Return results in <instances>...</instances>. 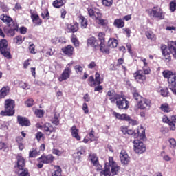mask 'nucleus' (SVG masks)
<instances>
[{
	"label": "nucleus",
	"mask_w": 176,
	"mask_h": 176,
	"mask_svg": "<svg viewBox=\"0 0 176 176\" xmlns=\"http://www.w3.org/2000/svg\"><path fill=\"white\" fill-rule=\"evenodd\" d=\"M14 100H6L5 111H1L0 115L1 116H13L14 115Z\"/></svg>",
	"instance_id": "1"
},
{
	"label": "nucleus",
	"mask_w": 176,
	"mask_h": 176,
	"mask_svg": "<svg viewBox=\"0 0 176 176\" xmlns=\"http://www.w3.org/2000/svg\"><path fill=\"white\" fill-rule=\"evenodd\" d=\"M143 71L139 70L133 74V76L135 80H137V82H139V83H142V82L146 80V76L145 75L149 74V73L151 72V69L149 67H143Z\"/></svg>",
	"instance_id": "2"
},
{
	"label": "nucleus",
	"mask_w": 176,
	"mask_h": 176,
	"mask_svg": "<svg viewBox=\"0 0 176 176\" xmlns=\"http://www.w3.org/2000/svg\"><path fill=\"white\" fill-rule=\"evenodd\" d=\"M72 65H74V61L70 62L66 65V67L60 74V76L58 78V80L59 82H64V80H67V79H69L71 77V72H72Z\"/></svg>",
	"instance_id": "3"
},
{
	"label": "nucleus",
	"mask_w": 176,
	"mask_h": 176,
	"mask_svg": "<svg viewBox=\"0 0 176 176\" xmlns=\"http://www.w3.org/2000/svg\"><path fill=\"white\" fill-rule=\"evenodd\" d=\"M38 164H37V167L38 168H42L43 167V164H50V163H53L54 160V156L52 154H49L47 155H42L41 157L37 159Z\"/></svg>",
	"instance_id": "4"
},
{
	"label": "nucleus",
	"mask_w": 176,
	"mask_h": 176,
	"mask_svg": "<svg viewBox=\"0 0 176 176\" xmlns=\"http://www.w3.org/2000/svg\"><path fill=\"white\" fill-rule=\"evenodd\" d=\"M164 78L168 79V83L169 86H173V87H176V74L170 71V70H164L162 72Z\"/></svg>",
	"instance_id": "5"
},
{
	"label": "nucleus",
	"mask_w": 176,
	"mask_h": 176,
	"mask_svg": "<svg viewBox=\"0 0 176 176\" xmlns=\"http://www.w3.org/2000/svg\"><path fill=\"white\" fill-rule=\"evenodd\" d=\"M146 12L149 16L155 17L158 20H163L164 19V14L160 7H154L152 9L146 10Z\"/></svg>",
	"instance_id": "6"
},
{
	"label": "nucleus",
	"mask_w": 176,
	"mask_h": 176,
	"mask_svg": "<svg viewBox=\"0 0 176 176\" xmlns=\"http://www.w3.org/2000/svg\"><path fill=\"white\" fill-rule=\"evenodd\" d=\"M117 108L119 109H127L129 108V101L122 95H115Z\"/></svg>",
	"instance_id": "7"
},
{
	"label": "nucleus",
	"mask_w": 176,
	"mask_h": 176,
	"mask_svg": "<svg viewBox=\"0 0 176 176\" xmlns=\"http://www.w3.org/2000/svg\"><path fill=\"white\" fill-rule=\"evenodd\" d=\"M133 151L135 153L141 155L146 151V147L145 146V144H144V142L140 140H135L133 142Z\"/></svg>",
	"instance_id": "8"
},
{
	"label": "nucleus",
	"mask_w": 176,
	"mask_h": 176,
	"mask_svg": "<svg viewBox=\"0 0 176 176\" xmlns=\"http://www.w3.org/2000/svg\"><path fill=\"white\" fill-rule=\"evenodd\" d=\"M0 53L6 57L7 58H10V52L8 49V41L6 39H2L0 41Z\"/></svg>",
	"instance_id": "9"
},
{
	"label": "nucleus",
	"mask_w": 176,
	"mask_h": 176,
	"mask_svg": "<svg viewBox=\"0 0 176 176\" xmlns=\"http://www.w3.org/2000/svg\"><path fill=\"white\" fill-rule=\"evenodd\" d=\"M25 167V159L20 155L16 157V164L14 166L15 171L24 170Z\"/></svg>",
	"instance_id": "10"
},
{
	"label": "nucleus",
	"mask_w": 176,
	"mask_h": 176,
	"mask_svg": "<svg viewBox=\"0 0 176 176\" xmlns=\"http://www.w3.org/2000/svg\"><path fill=\"white\" fill-rule=\"evenodd\" d=\"M138 107L140 109H149L151 108V100L142 98L138 102Z\"/></svg>",
	"instance_id": "11"
},
{
	"label": "nucleus",
	"mask_w": 176,
	"mask_h": 176,
	"mask_svg": "<svg viewBox=\"0 0 176 176\" xmlns=\"http://www.w3.org/2000/svg\"><path fill=\"white\" fill-rule=\"evenodd\" d=\"M120 159L122 164H129L130 163V157L129 154L124 150H122L120 154Z\"/></svg>",
	"instance_id": "12"
},
{
	"label": "nucleus",
	"mask_w": 176,
	"mask_h": 176,
	"mask_svg": "<svg viewBox=\"0 0 176 176\" xmlns=\"http://www.w3.org/2000/svg\"><path fill=\"white\" fill-rule=\"evenodd\" d=\"M9 27L7 34L9 36H14L16 35V31H19V25L16 23H12Z\"/></svg>",
	"instance_id": "13"
},
{
	"label": "nucleus",
	"mask_w": 176,
	"mask_h": 176,
	"mask_svg": "<svg viewBox=\"0 0 176 176\" xmlns=\"http://www.w3.org/2000/svg\"><path fill=\"white\" fill-rule=\"evenodd\" d=\"M112 115L114 116V118H116V119H118V120H125V122H127V120L130 119V116L126 113L120 114L116 111H113Z\"/></svg>",
	"instance_id": "14"
},
{
	"label": "nucleus",
	"mask_w": 176,
	"mask_h": 176,
	"mask_svg": "<svg viewBox=\"0 0 176 176\" xmlns=\"http://www.w3.org/2000/svg\"><path fill=\"white\" fill-rule=\"evenodd\" d=\"M71 134L73 138L76 139L77 141H80V136L79 135V129L76 128V126H73L71 129Z\"/></svg>",
	"instance_id": "15"
},
{
	"label": "nucleus",
	"mask_w": 176,
	"mask_h": 176,
	"mask_svg": "<svg viewBox=\"0 0 176 176\" xmlns=\"http://www.w3.org/2000/svg\"><path fill=\"white\" fill-rule=\"evenodd\" d=\"M18 123L20 124V126H30L31 123H30V120L27 118H24L20 116H18L17 117Z\"/></svg>",
	"instance_id": "16"
},
{
	"label": "nucleus",
	"mask_w": 176,
	"mask_h": 176,
	"mask_svg": "<svg viewBox=\"0 0 176 176\" xmlns=\"http://www.w3.org/2000/svg\"><path fill=\"white\" fill-rule=\"evenodd\" d=\"M88 46H91L92 47H95L97 49L98 46H100V43H98V40L96 39L94 37H90L87 40Z\"/></svg>",
	"instance_id": "17"
},
{
	"label": "nucleus",
	"mask_w": 176,
	"mask_h": 176,
	"mask_svg": "<svg viewBox=\"0 0 176 176\" xmlns=\"http://www.w3.org/2000/svg\"><path fill=\"white\" fill-rule=\"evenodd\" d=\"M137 137H141L142 138L145 137V129L142 126L138 128L137 131H133V138H137Z\"/></svg>",
	"instance_id": "18"
},
{
	"label": "nucleus",
	"mask_w": 176,
	"mask_h": 176,
	"mask_svg": "<svg viewBox=\"0 0 176 176\" xmlns=\"http://www.w3.org/2000/svg\"><path fill=\"white\" fill-rule=\"evenodd\" d=\"M79 23L80 25V27L82 30L85 28H87V25H89V21H87V19L86 17L80 15L79 17Z\"/></svg>",
	"instance_id": "19"
},
{
	"label": "nucleus",
	"mask_w": 176,
	"mask_h": 176,
	"mask_svg": "<svg viewBox=\"0 0 176 176\" xmlns=\"http://www.w3.org/2000/svg\"><path fill=\"white\" fill-rule=\"evenodd\" d=\"M62 51L67 56H71L74 54V47L72 45H67L62 48Z\"/></svg>",
	"instance_id": "20"
},
{
	"label": "nucleus",
	"mask_w": 176,
	"mask_h": 176,
	"mask_svg": "<svg viewBox=\"0 0 176 176\" xmlns=\"http://www.w3.org/2000/svg\"><path fill=\"white\" fill-rule=\"evenodd\" d=\"M43 130H44L45 134H47V135H50V134H52V133H54V131H55L54 128L53 126H52V125H50V124H49V123L45 124V125L43 126Z\"/></svg>",
	"instance_id": "21"
},
{
	"label": "nucleus",
	"mask_w": 176,
	"mask_h": 176,
	"mask_svg": "<svg viewBox=\"0 0 176 176\" xmlns=\"http://www.w3.org/2000/svg\"><path fill=\"white\" fill-rule=\"evenodd\" d=\"M1 19L8 26L12 25V24H16V23L13 22V19L8 15L3 14Z\"/></svg>",
	"instance_id": "22"
},
{
	"label": "nucleus",
	"mask_w": 176,
	"mask_h": 176,
	"mask_svg": "<svg viewBox=\"0 0 176 176\" xmlns=\"http://www.w3.org/2000/svg\"><path fill=\"white\" fill-rule=\"evenodd\" d=\"M100 50L102 53H104L105 54H109V52L111 51V47L109 46H105V43H102L99 44Z\"/></svg>",
	"instance_id": "23"
},
{
	"label": "nucleus",
	"mask_w": 176,
	"mask_h": 176,
	"mask_svg": "<svg viewBox=\"0 0 176 176\" xmlns=\"http://www.w3.org/2000/svg\"><path fill=\"white\" fill-rule=\"evenodd\" d=\"M168 49L174 58L176 59V41H173L172 43L169 45Z\"/></svg>",
	"instance_id": "24"
},
{
	"label": "nucleus",
	"mask_w": 176,
	"mask_h": 176,
	"mask_svg": "<svg viewBox=\"0 0 176 176\" xmlns=\"http://www.w3.org/2000/svg\"><path fill=\"white\" fill-rule=\"evenodd\" d=\"M67 28L69 30L68 32H76L79 30L78 23L67 24Z\"/></svg>",
	"instance_id": "25"
},
{
	"label": "nucleus",
	"mask_w": 176,
	"mask_h": 176,
	"mask_svg": "<svg viewBox=\"0 0 176 176\" xmlns=\"http://www.w3.org/2000/svg\"><path fill=\"white\" fill-rule=\"evenodd\" d=\"M113 26L117 28H123L124 27V21L122 19H117L114 21Z\"/></svg>",
	"instance_id": "26"
},
{
	"label": "nucleus",
	"mask_w": 176,
	"mask_h": 176,
	"mask_svg": "<svg viewBox=\"0 0 176 176\" xmlns=\"http://www.w3.org/2000/svg\"><path fill=\"white\" fill-rule=\"evenodd\" d=\"M83 155V152L78 151L77 153H74L73 155L74 160L76 163H80L82 161V157L80 155Z\"/></svg>",
	"instance_id": "27"
},
{
	"label": "nucleus",
	"mask_w": 176,
	"mask_h": 176,
	"mask_svg": "<svg viewBox=\"0 0 176 176\" xmlns=\"http://www.w3.org/2000/svg\"><path fill=\"white\" fill-rule=\"evenodd\" d=\"M32 19L33 23L36 24V25H41V24H42V21L39 19V16L38 14H32Z\"/></svg>",
	"instance_id": "28"
},
{
	"label": "nucleus",
	"mask_w": 176,
	"mask_h": 176,
	"mask_svg": "<svg viewBox=\"0 0 176 176\" xmlns=\"http://www.w3.org/2000/svg\"><path fill=\"white\" fill-rule=\"evenodd\" d=\"M121 131L123 134H128V135H132V137H134V131L129 129L127 126H122Z\"/></svg>",
	"instance_id": "29"
},
{
	"label": "nucleus",
	"mask_w": 176,
	"mask_h": 176,
	"mask_svg": "<svg viewBox=\"0 0 176 176\" xmlns=\"http://www.w3.org/2000/svg\"><path fill=\"white\" fill-rule=\"evenodd\" d=\"M145 35L147 38L150 39V41H152L153 42H155V41H156V34H155L153 32L147 31L145 32Z\"/></svg>",
	"instance_id": "30"
},
{
	"label": "nucleus",
	"mask_w": 176,
	"mask_h": 176,
	"mask_svg": "<svg viewBox=\"0 0 176 176\" xmlns=\"http://www.w3.org/2000/svg\"><path fill=\"white\" fill-rule=\"evenodd\" d=\"M118 40L116 38H109L108 41V46L110 49H113L118 47Z\"/></svg>",
	"instance_id": "31"
},
{
	"label": "nucleus",
	"mask_w": 176,
	"mask_h": 176,
	"mask_svg": "<svg viewBox=\"0 0 176 176\" xmlns=\"http://www.w3.org/2000/svg\"><path fill=\"white\" fill-rule=\"evenodd\" d=\"M8 93H9V87H3L0 90V100L1 98H5L8 96Z\"/></svg>",
	"instance_id": "32"
},
{
	"label": "nucleus",
	"mask_w": 176,
	"mask_h": 176,
	"mask_svg": "<svg viewBox=\"0 0 176 176\" xmlns=\"http://www.w3.org/2000/svg\"><path fill=\"white\" fill-rule=\"evenodd\" d=\"M89 160H91L94 166H98V158L97 157V155L96 154L89 155Z\"/></svg>",
	"instance_id": "33"
},
{
	"label": "nucleus",
	"mask_w": 176,
	"mask_h": 176,
	"mask_svg": "<svg viewBox=\"0 0 176 176\" xmlns=\"http://www.w3.org/2000/svg\"><path fill=\"white\" fill-rule=\"evenodd\" d=\"M15 173L18 174V176H30V173H28V169L23 168L21 170H15Z\"/></svg>",
	"instance_id": "34"
},
{
	"label": "nucleus",
	"mask_w": 176,
	"mask_h": 176,
	"mask_svg": "<svg viewBox=\"0 0 176 176\" xmlns=\"http://www.w3.org/2000/svg\"><path fill=\"white\" fill-rule=\"evenodd\" d=\"M160 109L161 111H162V112H166V113L171 112V108L167 103L161 104Z\"/></svg>",
	"instance_id": "35"
},
{
	"label": "nucleus",
	"mask_w": 176,
	"mask_h": 176,
	"mask_svg": "<svg viewBox=\"0 0 176 176\" xmlns=\"http://www.w3.org/2000/svg\"><path fill=\"white\" fill-rule=\"evenodd\" d=\"M14 42L16 45H21V43L24 42V38H23V36L21 35L16 36L15 38H14Z\"/></svg>",
	"instance_id": "36"
},
{
	"label": "nucleus",
	"mask_w": 176,
	"mask_h": 176,
	"mask_svg": "<svg viewBox=\"0 0 176 176\" xmlns=\"http://www.w3.org/2000/svg\"><path fill=\"white\" fill-rule=\"evenodd\" d=\"M0 151L3 152H9V146L5 142H0Z\"/></svg>",
	"instance_id": "37"
},
{
	"label": "nucleus",
	"mask_w": 176,
	"mask_h": 176,
	"mask_svg": "<svg viewBox=\"0 0 176 176\" xmlns=\"http://www.w3.org/2000/svg\"><path fill=\"white\" fill-rule=\"evenodd\" d=\"M117 94H115V91L111 90L107 92V96L110 97L109 100L111 101V102H115L116 101V99H115V96Z\"/></svg>",
	"instance_id": "38"
},
{
	"label": "nucleus",
	"mask_w": 176,
	"mask_h": 176,
	"mask_svg": "<svg viewBox=\"0 0 176 176\" xmlns=\"http://www.w3.org/2000/svg\"><path fill=\"white\" fill-rule=\"evenodd\" d=\"M55 171L52 173V176H61V168L58 166H54Z\"/></svg>",
	"instance_id": "39"
},
{
	"label": "nucleus",
	"mask_w": 176,
	"mask_h": 176,
	"mask_svg": "<svg viewBox=\"0 0 176 176\" xmlns=\"http://www.w3.org/2000/svg\"><path fill=\"white\" fill-rule=\"evenodd\" d=\"M102 14H101V12L98 10H96L94 14L93 19L96 21L99 19H102Z\"/></svg>",
	"instance_id": "40"
},
{
	"label": "nucleus",
	"mask_w": 176,
	"mask_h": 176,
	"mask_svg": "<svg viewBox=\"0 0 176 176\" xmlns=\"http://www.w3.org/2000/svg\"><path fill=\"white\" fill-rule=\"evenodd\" d=\"M119 170H120V168L119 167V166L116 165H113L111 166V174L112 175H116V174H118V173H119Z\"/></svg>",
	"instance_id": "41"
},
{
	"label": "nucleus",
	"mask_w": 176,
	"mask_h": 176,
	"mask_svg": "<svg viewBox=\"0 0 176 176\" xmlns=\"http://www.w3.org/2000/svg\"><path fill=\"white\" fill-rule=\"evenodd\" d=\"M74 69L77 75H82L83 74V67L79 65L74 66Z\"/></svg>",
	"instance_id": "42"
},
{
	"label": "nucleus",
	"mask_w": 176,
	"mask_h": 176,
	"mask_svg": "<svg viewBox=\"0 0 176 176\" xmlns=\"http://www.w3.org/2000/svg\"><path fill=\"white\" fill-rule=\"evenodd\" d=\"M58 118H60V116L55 114L54 118L52 119V123L56 126H58V124H60V120H58Z\"/></svg>",
	"instance_id": "43"
},
{
	"label": "nucleus",
	"mask_w": 176,
	"mask_h": 176,
	"mask_svg": "<svg viewBox=\"0 0 176 176\" xmlns=\"http://www.w3.org/2000/svg\"><path fill=\"white\" fill-rule=\"evenodd\" d=\"M168 142H169V148H170V149H175V148H176V141H175V139L170 138L168 140Z\"/></svg>",
	"instance_id": "44"
},
{
	"label": "nucleus",
	"mask_w": 176,
	"mask_h": 176,
	"mask_svg": "<svg viewBox=\"0 0 176 176\" xmlns=\"http://www.w3.org/2000/svg\"><path fill=\"white\" fill-rule=\"evenodd\" d=\"M95 80L96 82V85H101V83H102V78L98 72H96L95 74Z\"/></svg>",
	"instance_id": "45"
},
{
	"label": "nucleus",
	"mask_w": 176,
	"mask_h": 176,
	"mask_svg": "<svg viewBox=\"0 0 176 176\" xmlns=\"http://www.w3.org/2000/svg\"><path fill=\"white\" fill-rule=\"evenodd\" d=\"M64 5V3H63V0H56L53 2V6L54 8H61Z\"/></svg>",
	"instance_id": "46"
},
{
	"label": "nucleus",
	"mask_w": 176,
	"mask_h": 176,
	"mask_svg": "<svg viewBox=\"0 0 176 176\" xmlns=\"http://www.w3.org/2000/svg\"><path fill=\"white\" fill-rule=\"evenodd\" d=\"M113 3V0H102V5L107 8H111Z\"/></svg>",
	"instance_id": "47"
},
{
	"label": "nucleus",
	"mask_w": 176,
	"mask_h": 176,
	"mask_svg": "<svg viewBox=\"0 0 176 176\" xmlns=\"http://www.w3.org/2000/svg\"><path fill=\"white\" fill-rule=\"evenodd\" d=\"M39 155V151L38 150L34 149L32 151H30L29 152V157H36Z\"/></svg>",
	"instance_id": "48"
},
{
	"label": "nucleus",
	"mask_w": 176,
	"mask_h": 176,
	"mask_svg": "<svg viewBox=\"0 0 176 176\" xmlns=\"http://www.w3.org/2000/svg\"><path fill=\"white\" fill-rule=\"evenodd\" d=\"M100 176H111V170L109 168H105L104 170L100 172Z\"/></svg>",
	"instance_id": "49"
},
{
	"label": "nucleus",
	"mask_w": 176,
	"mask_h": 176,
	"mask_svg": "<svg viewBox=\"0 0 176 176\" xmlns=\"http://www.w3.org/2000/svg\"><path fill=\"white\" fill-rule=\"evenodd\" d=\"M160 92L161 96H163V97H166V96H168V88H160Z\"/></svg>",
	"instance_id": "50"
},
{
	"label": "nucleus",
	"mask_w": 176,
	"mask_h": 176,
	"mask_svg": "<svg viewBox=\"0 0 176 176\" xmlns=\"http://www.w3.org/2000/svg\"><path fill=\"white\" fill-rule=\"evenodd\" d=\"M19 86L20 87H21V89H23L24 90H28L30 89V86L25 82H21L19 83Z\"/></svg>",
	"instance_id": "51"
},
{
	"label": "nucleus",
	"mask_w": 176,
	"mask_h": 176,
	"mask_svg": "<svg viewBox=\"0 0 176 176\" xmlns=\"http://www.w3.org/2000/svg\"><path fill=\"white\" fill-rule=\"evenodd\" d=\"M89 81L90 83V86H91L92 87L94 86H97V82L96 81V80H94V76H91L89 78Z\"/></svg>",
	"instance_id": "52"
},
{
	"label": "nucleus",
	"mask_w": 176,
	"mask_h": 176,
	"mask_svg": "<svg viewBox=\"0 0 176 176\" xmlns=\"http://www.w3.org/2000/svg\"><path fill=\"white\" fill-rule=\"evenodd\" d=\"M37 141H41V140H43L45 138V135L42 132H37L35 135Z\"/></svg>",
	"instance_id": "53"
},
{
	"label": "nucleus",
	"mask_w": 176,
	"mask_h": 176,
	"mask_svg": "<svg viewBox=\"0 0 176 176\" xmlns=\"http://www.w3.org/2000/svg\"><path fill=\"white\" fill-rule=\"evenodd\" d=\"M104 36H105V34H104V33L100 32L98 34V38L100 41V43H105V40L104 39Z\"/></svg>",
	"instance_id": "54"
},
{
	"label": "nucleus",
	"mask_w": 176,
	"mask_h": 176,
	"mask_svg": "<svg viewBox=\"0 0 176 176\" xmlns=\"http://www.w3.org/2000/svg\"><path fill=\"white\" fill-rule=\"evenodd\" d=\"M126 122H129V124H131L132 126H137L139 124V122L137 120H134L131 119L129 116V119L126 120Z\"/></svg>",
	"instance_id": "55"
},
{
	"label": "nucleus",
	"mask_w": 176,
	"mask_h": 176,
	"mask_svg": "<svg viewBox=\"0 0 176 176\" xmlns=\"http://www.w3.org/2000/svg\"><path fill=\"white\" fill-rule=\"evenodd\" d=\"M0 8L2 9L3 12H8L9 8L5 5L4 2L0 1Z\"/></svg>",
	"instance_id": "56"
},
{
	"label": "nucleus",
	"mask_w": 176,
	"mask_h": 176,
	"mask_svg": "<svg viewBox=\"0 0 176 176\" xmlns=\"http://www.w3.org/2000/svg\"><path fill=\"white\" fill-rule=\"evenodd\" d=\"M9 126H10L9 122H5L2 124L1 129L5 131L9 130Z\"/></svg>",
	"instance_id": "57"
},
{
	"label": "nucleus",
	"mask_w": 176,
	"mask_h": 176,
	"mask_svg": "<svg viewBox=\"0 0 176 176\" xmlns=\"http://www.w3.org/2000/svg\"><path fill=\"white\" fill-rule=\"evenodd\" d=\"M170 9L171 12L175 11V9H176V1H172L170 3Z\"/></svg>",
	"instance_id": "58"
},
{
	"label": "nucleus",
	"mask_w": 176,
	"mask_h": 176,
	"mask_svg": "<svg viewBox=\"0 0 176 176\" xmlns=\"http://www.w3.org/2000/svg\"><path fill=\"white\" fill-rule=\"evenodd\" d=\"M133 98H135L136 101H140L142 97L138 94V92L135 91L133 92Z\"/></svg>",
	"instance_id": "59"
},
{
	"label": "nucleus",
	"mask_w": 176,
	"mask_h": 176,
	"mask_svg": "<svg viewBox=\"0 0 176 176\" xmlns=\"http://www.w3.org/2000/svg\"><path fill=\"white\" fill-rule=\"evenodd\" d=\"M35 115L37 118H43V111L42 110H36Z\"/></svg>",
	"instance_id": "60"
},
{
	"label": "nucleus",
	"mask_w": 176,
	"mask_h": 176,
	"mask_svg": "<svg viewBox=\"0 0 176 176\" xmlns=\"http://www.w3.org/2000/svg\"><path fill=\"white\" fill-rule=\"evenodd\" d=\"M72 43H74V46H76V47H78V46H79V41H78V38H76L74 36L72 37Z\"/></svg>",
	"instance_id": "61"
},
{
	"label": "nucleus",
	"mask_w": 176,
	"mask_h": 176,
	"mask_svg": "<svg viewBox=\"0 0 176 176\" xmlns=\"http://www.w3.org/2000/svg\"><path fill=\"white\" fill-rule=\"evenodd\" d=\"M89 141L93 142V141H96V137L94 136V131H91V133L89 134Z\"/></svg>",
	"instance_id": "62"
},
{
	"label": "nucleus",
	"mask_w": 176,
	"mask_h": 176,
	"mask_svg": "<svg viewBox=\"0 0 176 176\" xmlns=\"http://www.w3.org/2000/svg\"><path fill=\"white\" fill-rule=\"evenodd\" d=\"M165 60H168V61H170L171 60V56L170 55V53L168 52L165 53H162Z\"/></svg>",
	"instance_id": "63"
},
{
	"label": "nucleus",
	"mask_w": 176,
	"mask_h": 176,
	"mask_svg": "<svg viewBox=\"0 0 176 176\" xmlns=\"http://www.w3.org/2000/svg\"><path fill=\"white\" fill-rule=\"evenodd\" d=\"M162 159L164 162H171V160H173V157H170L168 155H164Z\"/></svg>",
	"instance_id": "64"
}]
</instances>
